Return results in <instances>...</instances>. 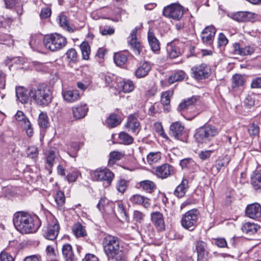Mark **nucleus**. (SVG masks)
<instances>
[{
	"label": "nucleus",
	"mask_w": 261,
	"mask_h": 261,
	"mask_svg": "<svg viewBox=\"0 0 261 261\" xmlns=\"http://www.w3.org/2000/svg\"><path fill=\"white\" fill-rule=\"evenodd\" d=\"M38 124L42 128H46L49 124L48 118L46 113L41 112L38 118Z\"/></svg>",
	"instance_id": "49530a36"
},
{
	"label": "nucleus",
	"mask_w": 261,
	"mask_h": 261,
	"mask_svg": "<svg viewBox=\"0 0 261 261\" xmlns=\"http://www.w3.org/2000/svg\"><path fill=\"white\" fill-rule=\"evenodd\" d=\"M105 254L109 260L126 261V255L119 239L115 236L108 235L102 241Z\"/></svg>",
	"instance_id": "f257e3e1"
},
{
	"label": "nucleus",
	"mask_w": 261,
	"mask_h": 261,
	"mask_svg": "<svg viewBox=\"0 0 261 261\" xmlns=\"http://www.w3.org/2000/svg\"><path fill=\"white\" fill-rule=\"evenodd\" d=\"M80 49L82 54L83 59L88 60L90 54V46L88 42H83L80 45Z\"/></svg>",
	"instance_id": "37998d69"
},
{
	"label": "nucleus",
	"mask_w": 261,
	"mask_h": 261,
	"mask_svg": "<svg viewBox=\"0 0 261 261\" xmlns=\"http://www.w3.org/2000/svg\"><path fill=\"white\" fill-rule=\"evenodd\" d=\"M59 230V224L57 220L54 218L43 230V236L48 240H54L58 236Z\"/></svg>",
	"instance_id": "f8f14e48"
},
{
	"label": "nucleus",
	"mask_w": 261,
	"mask_h": 261,
	"mask_svg": "<svg viewBox=\"0 0 261 261\" xmlns=\"http://www.w3.org/2000/svg\"><path fill=\"white\" fill-rule=\"evenodd\" d=\"M145 217V215L142 212L136 210L133 212V220L136 223H142Z\"/></svg>",
	"instance_id": "5fc2aeb1"
},
{
	"label": "nucleus",
	"mask_w": 261,
	"mask_h": 261,
	"mask_svg": "<svg viewBox=\"0 0 261 261\" xmlns=\"http://www.w3.org/2000/svg\"><path fill=\"white\" fill-rule=\"evenodd\" d=\"M188 179H183L181 183L175 189L174 194L178 198L182 197L186 193L188 188Z\"/></svg>",
	"instance_id": "473e14b6"
},
{
	"label": "nucleus",
	"mask_w": 261,
	"mask_h": 261,
	"mask_svg": "<svg viewBox=\"0 0 261 261\" xmlns=\"http://www.w3.org/2000/svg\"><path fill=\"white\" fill-rule=\"evenodd\" d=\"M54 200L58 208L61 210L64 208L65 197L63 192L58 191L54 195Z\"/></svg>",
	"instance_id": "72a5a7b5"
},
{
	"label": "nucleus",
	"mask_w": 261,
	"mask_h": 261,
	"mask_svg": "<svg viewBox=\"0 0 261 261\" xmlns=\"http://www.w3.org/2000/svg\"><path fill=\"white\" fill-rule=\"evenodd\" d=\"M216 32V29L213 25L206 27L201 33L202 42L206 45L211 46L213 42Z\"/></svg>",
	"instance_id": "ddd939ff"
},
{
	"label": "nucleus",
	"mask_w": 261,
	"mask_h": 261,
	"mask_svg": "<svg viewBox=\"0 0 261 261\" xmlns=\"http://www.w3.org/2000/svg\"><path fill=\"white\" fill-rule=\"evenodd\" d=\"M119 139L121 143L125 145H129L133 143L134 139L128 134L122 132L119 135Z\"/></svg>",
	"instance_id": "09e8293b"
},
{
	"label": "nucleus",
	"mask_w": 261,
	"mask_h": 261,
	"mask_svg": "<svg viewBox=\"0 0 261 261\" xmlns=\"http://www.w3.org/2000/svg\"><path fill=\"white\" fill-rule=\"evenodd\" d=\"M129 181L124 179H120L117 181L116 184V188L117 190L121 193H123L127 188Z\"/></svg>",
	"instance_id": "de8ad7c7"
},
{
	"label": "nucleus",
	"mask_w": 261,
	"mask_h": 261,
	"mask_svg": "<svg viewBox=\"0 0 261 261\" xmlns=\"http://www.w3.org/2000/svg\"><path fill=\"white\" fill-rule=\"evenodd\" d=\"M215 244L220 248H225L227 247V244L224 238H217L215 239Z\"/></svg>",
	"instance_id": "338daca9"
},
{
	"label": "nucleus",
	"mask_w": 261,
	"mask_h": 261,
	"mask_svg": "<svg viewBox=\"0 0 261 261\" xmlns=\"http://www.w3.org/2000/svg\"><path fill=\"white\" fill-rule=\"evenodd\" d=\"M160 159L161 154L159 152H150L147 156V162L150 165L157 162Z\"/></svg>",
	"instance_id": "603ef678"
},
{
	"label": "nucleus",
	"mask_w": 261,
	"mask_h": 261,
	"mask_svg": "<svg viewBox=\"0 0 261 261\" xmlns=\"http://www.w3.org/2000/svg\"><path fill=\"white\" fill-rule=\"evenodd\" d=\"M229 162V156L226 155L221 159H219L216 161L215 167L217 170V172H219L222 167L227 166Z\"/></svg>",
	"instance_id": "864d4df0"
},
{
	"label": "nucleus",
	"mask_w": 261,
	"mask_h": 261,
	"mask_svg": "<svg viewBox=\"0 0 261 261\" xmlns=\"http://www.w3.org/2000/svg\"><path fill=\"white\" fill-rule=\"evenodd\" d=\"M170 134L176 139L184 141L186 136L184 126L178 121L173 122L170 127Z\"/></svg>",
	"instance_id": "4468645a"
},
{
	"label": "nucleus",
	"mask_w": 261,
	"mask_h": 261,
	"mask_svg": "<svg viewBox=\"0 0 261 261\" xmlns=\"http://www.w3.org/2000/svg\"><path fill=\"white\" fill-rule=\"evenodd\" d=\"M30 88L25 89L21 87L16 88V95L17 99L22 103H27L31 101Z\"/></svg>",
	"instance_id": "aec40b11"
},
{
	"label": "nucleus",
	"mask_w": 261,
	"mask_h": 261,
	"mask_svg": "<svg viewBox=\"0 0 261 261\" xmlns=\"http://www.w3.org/2000/svg\"><path fill=\"white\" fill-rule=\"evenodd\" d=\"M127 54L125 53H117L114 56V61L118 66L123 65L127 61Z\"/></svg>",
	"instance_id": "e433bc0d"
},
{
	"label": "nucleus",
	"mask_w": 261,
	"mask_h": 261,
	"mask_svg": "<svg viewBox=\"0 0 261 261\" xmlns=\"http://www.w3.org/2000/svg\"><path fill=\"white\" fill-rule=\"evenodd\" d=\"M219 130L215 126L206 125L199 127L196 130L194 137L199 143H208L218 135Z\"/></svg>",
	"instance_id": "20e7f679"
},
{
	"label": "nucleus",
	"mask_w": 261,
	"mask_h": 261,
	"mask_svg": "<svg viewBox=\"0 0 261 261\" xmlns=\"http://www.w3.org/2000/svg\"><path fill=\"white\" fill-rule=\"evenodd\" d=\"M72 111L73 117L76 119H80L87 115L88 108L86 104H80L72 107Z\"/></svg>",
	"instance_id": "b1692460"
},
{
	"label": "nucleus",
	"mask_w": 261,
	"mask_h": 261,
	"mask_svg": "<svg viewBox=\"0 0 261 261\" xmlns=\"http://www.w3.org/2000/svg\"><path fill=\"white\" fill-rule=\"evenodd\" d=\"M167 51L168 56L172 59L178 57L182 53V50L180 48L179 46L175 44L174 42L168 44Z\"/></svg>",
	"instance_id": "7c9ffc66"
},
{
	"label": "nucleus",
	"mask_w": 261,
	"mask_h": 261,
	"mask_svg": "<svg viewBox=\"0 0 261 261\" xmlns=\"http://www.w3.org/2000/svg\"><path fill=\"white\" fill-rule=\"evenodd\" d=\"M193 163L194 161L192 159L188 158L182 160L180 162V165L182 168H189Z\"/></svg>",
	"instance_id": "69168bd1"
},
{
	"label": "nucleus",
	"mask_w": 261,
	"mask_h": 261,
	"mask_svg": "<svg viewBox=\"0 0 261 261\" xmlns=\"http://www.w3.org/2000/svg\"><path fill=\"white\" fill-rule=\"evenodd\" d=\"M46 163L48 166L51 168L58 160L57 152L53 149L48 150L46 155Z\"/></svg>",
	"instance_id": "79ce46f5"
},
{
	"label": "nucleus",
	"mask_w": 261,
	"mask_h": 261,
	"mask_svg": "<svg viewBox=\"0 0 261 261\" xmlns=\"http://www.w3.org/2000/svg\"><path fill=\"white\" fill-rule=\"evenodd\" d=\"M80 173L78 171H73L69 173L67 176V180L69 182H74L76 181Z\"/></svg>",
	"instance_id": "0e129e2a"
},
{
	"label": "nucleus",
	"mask_w": 261,
	"mask_h": 261,
	"mask_svg": "<svg viewBox=\"0 0 261 261\" xmlns=\"http://www.w3.org/2000/svg\"><path fill=\"white\" fill-rule=\"evenodd\" d=\"M233 52L234 54L240 56H248L252 55L255 51L253 45H248L245 46L239 43L233 44Z\"/></svg>",
	"instance_id": "2eb2a0df"
},
{
	"label": "nucleus",
	"mask_w": 261,
	"mask_h": 261,
	"mask_svg": "<svg viewBox=\"0 0 261 261\" xmlns=\"http://www.w3.org/2000/svg\"><path fill=\"white\" fill-rule=\"evenodd\" d=\"M212 152L211 150L201 151L198 153V156L202 160H205L211 156Z\"/></svg>",
	"instance_id": "774afa93"
},
{
	"label": "nucleus",
	"mask_w": 261,
	"mask_h": 261,
	"mask_svg": "<svg viewBox=\"0 0 261 261\" xmlns=\"http://www.w3.org/2000/svg\"><path fill=\"white\" fill-rule=\"evenodd\" d=\"M186 76V74L182 70H178L172 73L168 78V81L170 84L176 82L182 81Z\"/></svg>",
	"instance_id": "c9c22d12"
},
{
	"label": "nucleus",
	"mask_w": 261,
	"mask_h": 261,
	"mask_svg": "<svg viewBox=\"0 0 261 261\" xmlns=\"http://www.w3.org/2000/svg\"><path fill=\"white\" fill-rule=\"evenodd\" d=\"M13 19L11 17H0V28L2 30H8Z\"/></svg>",
	"instance_id": "8fccbe9b"
},
{
	"label": "nucleus",
	"mask_w": 261,
	"mask_h": 261,
	"mask_svg": "<svg viewBox=\"0 0 261 261\" xmlns=\"http://www.w3.org/2000/svg\"><path fill=\"white\" fill-rule=\"evenodd\" d=\"M94 178L97 181H106L108 186L111 185L114 174L108 169H97L93 173Z\"/></svg>",
	"instance_id": "9b49d317"
},
{
	"label": "nucleus",
	"mask_w": 261,
	"mask_h": 261,
	"mask_svg": "<svg viewBox=\"0 0 261 261\" xmlns=\"http://www.w3.org/2000/svg\"><path fill=\"white\" fill-rule=\"evenodd\" d=\"M13 221L15 228L21 233L35 232L40 226L38 217L23 212L16 213Z\"/></svg>",
	"instance_id": "f03ea898"
},
{
	"label": "nucleus",
	"mask_w": 261,
	"mask_h": 261,
	"mask_svg": "<svg viewBox=\"0 0 261 261\" xmlns=\"http://www.w3.org/2000/svg\"><path fill=\"white\" fill-rule=\"evenodd\" d=\"M207 244L202 241H198L195 243V250L197 254L198 259H202L205 255H207Z\"/></svg>",
	"instance_id": "cd10ccee"
},
{
	"label": "nucleus",
	"mask_w": 261,
	"mask_h": 261,
	"mask_svg": "<svg viewBox=\"0 0 261 261\" xmlns=\"http://www.w3.org/2000/svg\"><path fill=\"white\" fill-rule=\"evenodd\" d=\"M130 201L134 204L141 205L145 208L150 206L149 199L139 194L132 196L129 198Z\"/></svg>",
	"instance_id": "bb28decb"
},
{
	"label": "nucleus",
	"mask_w": 261,
	"mask_h": 261,
	"mask_svg": "<svg viewBox=\"0 0 261 261\" xmlns=\"http://www.w3.org/2000/svg\"><path fill=\"white\" fill-rule=\"evenodd\" d=\"M192 74L194 78L201 80L208 78L211 74V69L206 64L196 65L191 68Z\"/></svg>",
	"instance_id": "1a4fd4ad"
},
{
	"label": "nucleus",
	"mask_w": 261,
	"mask_h": 261,
	"mask_svg": "<svg viewBox=\"0 0 261 261\" xmlns=\"http://www.w3.org/2000/svg\"><path fill=\"white\" fill-rule=\"evenodd\" d=\"M184 14L183 7L178 4H172L165 7L163 15L166 17L179 20Z\"/></svg>",
	"instance_id": "6e6552de"
},
{
	"label": "nucleus",
	"mask_w": 261,
	"mask_h": 261,
	"mask_svg": "<svg viewBox=\"0 0 261 261\" xmlns=\"http://www.w3.org/2000/svg\"><path fill=\"white\" fill-rule=\"evenodd\" d=\"M121 87L123 91L125 93H129L134 89V85L132 81L124 80L120 82Z\"/></svg>",
	"instance_id": "a18cd8bd"
},
{
	"label": "nucleus",
	"mask_w": 261,
	"mask_h": 261,
	"mask_svg": "<svg viewBox=\"0 0 261 261\" xmlns=\"http://www.w3.org/2000/svg\"><path fill=\"white\" fill-rule=\"evenodd\" d=\"M199 212L196 209L187 212L182 215L181 219V225L186 229L189 231L194 230L197 226L198 220Z\"/></svg>",
	"instance_id": "0eeeda50"
},
{
	"label": "nucleus",
	"mask_w": 261,
	"mask_h": 261,
	"mask_svg": "<svg viewBox=\"0 0 261 261\" xmlns=\"http://www.w3.org/2000/svg\"><path fill=\"white\" fill-rule=\"evenodd\" d=\"M38 149L36 146H32L28 147V154L31 158H36L38 155Z\"/></svg>",
	"instance_id": "e2e57ef3"
},
{
	"label": "nucleus",
	"mask_w": 261,
	"mask_h": 261,
	"mask_svg": "<svg viewBox=\"0 0 261 261\" xmlns=\"http://www.w3.org/2000/svg\"><path fill=\"white\" fill-rule=\"evenodd\" d=\"M140 186L146 192L150 193L153 192L156 188L155 184L149 180H145L141 181Z\"/></svg>",
	"instance_id": "58836bf2"
},
{
	"label": "nucleus",
	"mask_w": 261,
	"mask_h": 261,
	"mask_svg": "<svg viewBox=\"0 0 261 261\" xmlns=\"http://www.w3.org/2000/svg\"><path fill=\"white\" fill-rule=\"evenodd\" d=\"M260 228V226L254 223L247 222L242 227V231L246 234L251 235L254 234Z\"/></svg>",
	"instance_id": "f704fd0d"
},
{
	"label": "nucleus",
	"mask_w": 261,
	"mask_h": 261,
	"mask_svg": "<svg viewBox=\"0 0 261 261\" xmlns=\"http://www.w3.org/2000/svg\"><path fill=\"white\" fill-rule=\"evenodd\" d=\"M173 168L171 165L165 164L156 168L155 174L159 178H166L171 174Z\"/></svg>",
	"instance_id": "5701e85b"
},
{
	"label": "nucleus",
	"mask_w": 261,
	"mask_h": 261,
	"mask_svg": "<svg viewBox=\"0 0 261 261\" xmlns=\"http://www.w3.org/2000/svg\"><path fill=\"white\" fill-rule=\"evenodd\" d=\"M62 252L65 261H77L70 244H66L63 245L62 248Z\"/></svg>",
	"instance_id": "393cba45"
},
{
	"label": "nucleus",
	"mask_w": 261,
	"mask_h": 261,
	"mask_svg": "<svg viewBox=\"0 0 261 261\" xmlns=\"http://www.w3.org/2000/svg\"><path fill=\"white\" fill-rule=\"evenodd\" d=\"M121 122L119 117L115 114H111L106 121V124L110 127H115Z\"/></svg>",
	"instance_id": "a19ab883"
},
{
	"label": "nucleus",
	"mask_w": 261,
	"mask_h": 261,
	"mask_svg": "<svg viewBox=\"0 0 261 261\" xmlns=\"http://www.w3.org/2000/svg\"><path fill=\"white\" fill-rule=\"evenodd\" d=\"M117 210L122 218L125 219H127V215L126 212L124 207L123 203L121 201L117 202Z\"/></svg>",
	"instance_id": "052dcab7"
},
{
	"label": "nucleus",
	"mask_w": 261,
	"mask_h": 261,
	"mask_svg": "<svg viewBox=\"0 0 261 261\" xmlns=\"http://www.w3.org/2000/svg\"><path fill=\"white\" fill-rule=\"evenodd\" d=\"M250 87L252 89L261 88V76L252 79Z\"/></svg>",
	"instance_id": "680f3d73"
},
{
	"label": "nucleus",
	"mask_w": 261,
	"mask_h": 261,
	"mask_svg": "<svg viewBox=\"0 0 261 261\" xmlns=\"http://www.w3.org/2000/svg\"><path fill=\"white\" fill-rule=\"evenodd\" d=\"M151 69L150 62L144 61L140 64L135 71V75L137 78H142L146 76Z\"/></svg>",
	"instance_id": "4be33fe9"
},
{
	"label": "nucleus",
	"mask_w": 261,
	"mask_h": 261,
	"mask_svg": "<svg viewBox=\"0 0 261 261\" xmlns=\"http://www.w3.org/2000/svg\"><path fill=\"white\" fill-rule=\"evenodd\" d=\"M14 117L18 124L25 129L28 136L32 137L34 134L33 128L31 123L24 114L21 111H18Z\"/></svg>",
	"instance_id": "9d476101"
},
{
	"label": "nucleus",
	"mask_w": 261,
	"mask_h": 261,
	"mask_svg": "<svg viewBox=\"0 0 261 261\" xmlns=\"http://www.w3.org/2000/svg\"><path fill=\"white\" fill-rule=\"evenodd\" d=\"M251 184L255 189H261V170H256L251 177Z\"/></svg>",
	"instance_id": "4c0bfd02"
},
{
	"label": "nucleus",
	"mask_w": 261,
	"mask_h": 261,
	"mask_svg": "<svg viewBox=\"0 0 261 261\" xmlns=\"http://www.w3.org/2000/svg\"><path fill=\"white\" fill-rule=\"evenodd\" d=\"M31 101L40 107H46L52 101L53 92L45 84H40L30 88Z\"/></svg>",
	"instance_id": "7ed1b4c3"
},
{
	"label": "nucleus",
	"mask_w": 261,
	"mask_h": 261,
	"mask_svg": "<svg viewBox=\"0 0 261 261\" xmlns=\"http://www.w3.org/2000/svg\"><path fill=\"white\" fill-rule=\"evenodd\" d=\"M7 9L15 8L17 14L20 16L23 13L22 5L20 0H4Z\"/></svg>",
	"instance_id": "c85d7f7f"
},
{
	"label": "nucleus",
	"mask_w": 261,
	"mask_h": 261,
	"mask_svg": "<svg viewBox=\"0 0 261 261\" xmlns=\"http://www.w3.org/2000/svg\"><path fill=\"white\" fill-rule=\"evenodd\" d=\"M151 220L156 228L159 231L165 230V224L163 214L159 212H152L150 214Z\"/></svg>",
	"instance_id": "6ab92c4d"
},
{
	"label": "nucleus",
	"mask_w": 261,
	"mask_h": 261,
	"mask_svg": "<svg viewBox=\"0 0 261 261\" xmlns=\"http://www.w3.org/2000/svg\"><path fill=\"white\" fill-rule=\"evenodd\" d=\"M73 233L76 237H84L87 235L86 231L81 223H77L75 224L72 228Z\"/></svg>",
	"instance_id": "ea45409f"
},
{
	"label": "nucleus",
	"mask_w": 261,
	"mask_h": 261,
	"mask_svg": "<svg viewBox=\"0 0 261 261\" xmlns=\"http://www.w3.org/2000/svg\"><path fill=\"white\" fill-rule=\"evenodd\" d=\"M173 95L172 91H167L162 93L161 97V102L163 105L166 106L167 107L165 108L167 111L169 110V105L170 103V98Z\"/></svg>",
	"instance_id": "c03bdc74"
},
{
	"label": "nucleus",
	"mask_w": 261,
	"mask_h": 261,
	"mask_svg": "<svg viewBox=\"0 0 261 261\" xmlns=\"http://www.w3.org/2000/svg\"><path fill=\"white\" fill-rule=\"evenodd\" d=\"M197 100V96H192L184 99L177 107L178 111L181 112L187 119H193L197 115L195 112V105Z\"/></svg>",
	"instance_id": "423d86ee"
},
{
	"label": "nucleus",
	"mask_w": 261,
	"mask_h": 261,
	"mask_svg": "<svg viewBox=\"0 0 261 261\" xmlns=\"http://www.w3.org/2000/svg\"><path fill=\"white\" fill-rule=\"evenodd\" d=\"M246 81L245 77L240 74H236L232 78L231 88L233 91H236L240 88L243 86Z\"/></svg>",
	"instance_id": "2f4dec72"
},
{
	"label": "nucleus",
	"mask_w": 261,
	"mask_h": 261,
	"mask_svg": "<svg viewBox=\"0 0 261 261\" xmlns=\"http://www.w3.org/2000/svg\"><path fill=\"white\" fill-rule=\"evenodd\" d=\"M124 155V154L119 151H114L110 153V159L109 161V164H113L116 161L120 160Z\"/></svg>",
	"instance_id": "3c124183"
},
{
	"label": "nucleus",
	"mask_w": 261,
	"mask_h": 261,
	"mask_svg": "<svg viewBox=\"0 0 261 261\" xmlns=\"http://www.w3.org/2000/svg\"><path fill=\"white\" fill-rule=\"evenodd\" d=\"M58 21L61 27L64 29L70 31V27L69 25L67 17L65 15H60L58 16Z\"/></svg>",
	"instance_id": "13d9d810"
},
{
	"label": "nucleus",
	"mask_w": 261,
	"mask_h": 261,
	"mask_svg": "<svg viewBox=\"0 0 261 261\" xmlns=\"http://www.w3.org/2000/svg\"><path fill=\"white\" fill-rule=\"evenodd\" d=\"M246 215L251 219H257L261 217V206L257 203L247 205L246 208Z\"/></svg>",
	"instance_id": "a211bd4d"
},
{
	"label": "nucleus",
	"mask_w": 261,
	"mask_h": 261,
	"mask_svg": "<svg viewBox=\"0 0 261 261\" xmlns=\"http://www.w3.org/2000/svg\"><path fill=\"white\" fill-rule=\"evenodd\" d=\"M79 149V144L77 142H73L71 144L70 147L68 151V153L71 157L75 158Z\"/></svg>",
	"instance_id": "6e6d98bb"
},
{
	"label": "nucleus",
	"mask_w": 261,
	"mask_h": 261,
	"mask_svg": "<svg viewBox=\"0 0 261 261\" xmlns=\"http://www.w3.org/2000/svg\"><path fill=\"white\" fill-rule=\"evenodd\" d=\"M256 15L248 11H239L231 15V18L238 22L253 21Z\"/></svg>",
	"instance_id": "dca6fc26"
},
{
	"label": "nucleus",
	"mask_w": 261,
	"mask_h": 261,
	"mask_svg": "<svg viewBox=\"0 0 261 261\" xmlns=\"http://www.w3.org/2000/svg\"><path fill=\"white\" fill-rule=\"evenodd\" d=\"M137 28H135L132 30L130 36L128 37V42L131 46V47L133 48V50L135 51L136 55H139L142 50L143 47L141 45L140 42L137 41Z\"/></svg>",
	"instance_id": "f3484780"
},
{
	"label": "nucleus",
	"mask_w": 261,
	"mask_h": 261,
	"mask_svg": "<svg viewBox=\"0 0 261 261\" xmlns=\"http://www.w3.org/2000/svg\"><path fill=\"white\" fill-rule=\"evenodd\" d=\"M66 56L69 62H75L77 60V53L73 48L69 49L66 53Z\"/></svg>",
	"instance_id": "4d7b16f0"
},
{
	"label": "nucleus",
	"mask_w": 261,
	"mask_h": 261,
	"mask_svg": "<svg viewBox=\"0 0 261 261\" xmlns=\"http://www.w3.org/2000/svg\"><path fill=\"white\" fill-rule=\"evenodd\" d=\"M64 99L67 102H73L80 98V94L77 90H69L62 92Z\"/></svg>",
	"instance_id": "a878e982"
},
{
	"label": "nucleus",
	"mask_w": 261,
	"mask_h": 261,
	"mask_svg": "<svg viewBox=\"0 0 261 261\" xmlns=\"http://www.w3.org/2000/svg\"><path fill=\"white\" fill-rule=\"evenodd\" d=\"M248 133L252 138L258 137L259 133V127L254 123H252L248 128Z\"/></svg>",
	"instance_id": "bf43d9fd"
},
{
	"label": "nucleus",
	"mask_w": 261,
	"mask_h": 261,
	"mask_svg": "<svg viewBox=\"0 0 261 261\" xmlns=\"http://www.w3.org/2000/svg\"><path fill=\"white\" fill-rule=\"evenodd\" d=\"M129 131L137 134L140 130V124L138 119L133 115H130L127 119L125 125Z\"/></svg>",
	"instance_id": "412c9836"
},
{
	"label": "nucleus",
	"mask_w": 261,
	"mask_h": 261,
	"mask_svg": "<svg viewBox=\"0 0 261 261\" xmlns=\"http://www.w3.org/2000/svg\"><path fill=\"white\" fill-rule=\"evenodd\" d=\"M67 43L66 39L60 34L55 33L46 36L43 39L45 47L52 51L62 49Z\"/></svg>",
	"instance_id": "39448f33"
},
{
	"label": "nucleus",
	"mask_w": 261,
	"mask_h": 261,
	"mask_svg": "<svg viewBox=\"0 0 261 261\" xmlns=\"http://www.w3.org/2000/svg\"><path fill=\"white\" fill-rule=\"evenodd\" d=\"M148 41L151 50L157 53L160 49V42L151 30L148 32Z\"/></svg>",
	"instance_id": "c756f323"
}]
</instances>
